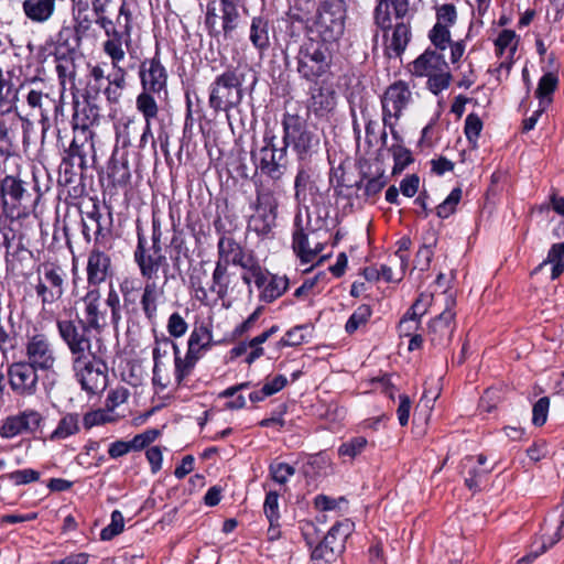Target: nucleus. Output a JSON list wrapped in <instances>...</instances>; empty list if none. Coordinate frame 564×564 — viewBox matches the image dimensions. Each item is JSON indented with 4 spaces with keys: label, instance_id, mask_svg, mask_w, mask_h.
Masks as SVG:
<instances>
[{
    "label": "nucleus",
    "instance_id": "6",
    "mask_svg": "<svg viewBox=\"0 0 564 564\" xmlns=\"http://www.w3.org/2000/svg\"><path fill=\"white\" fill-rule=\"evenodd\" d=\"M243 75L236 69H228L217 76L210 85L209 106L215 111L229 112L242 100Z\"/></svg>",
    "mask_w": 564,
    "mask_h": 564
},
{
    "label": "nucleus",
    "instance_id": "39",
    "mask_svg": "<svg viewBox=\"0 0 564 564\" xmlns=\"http://www.w3.org/2000/svg\"><path fill=\"white\" fill-rule=\"evenodd\" d=\"M133 4L134 0H121L117 14V24L120 26V33L124 39H131Z\"/></svg>",
    "mask_w": 564,
    "mask_h": 564
},
{
    "label": "nucleus",
    "instance_id": "7",
    "mask_svg": "<svg viewBox=\"0 0 564 564\" xmlns=\"http://www.w3.org/2000/svg\"><path fill=\"white\" fill-rule=\"evenodd\" d=\"M152 227V245L150 247L147 246V239L138 228V246L134 251V260L145 280L156 279L160 268H165L164 273L166 274L169 267L166 257L162 252L161 230L156 220H153Z\"/></svg>",
    "mask_w": 564,
    "mask_h": 564
},
{
    "label": "nucleus",
    "instance_id": "27",
    "mask_svg": "<svg viewBox=\"0 0 564 564\" xmlns=\"http://www.w3.org/2000/svg\"><path fill=\"white\" fill-rule=\"evenodd\" d=\"M167 281V276L165 275V281L162 285H159L155 279L147 280L143 294L141 297V305L144 312V315L148 319H154L158 312V303L164 296V285Z\"/></svg>",
    "mask_w": 564,
    "mask_h": 564
},
{
    "label": "nucleus",
    "instance_id": "49",
    "mask_svg": "<svg viewBox=\"0 0 564 564\" xmlns=\"http://www.w3.org/2000/svg\"><path fill=\"white\" fill-rule=\"evenodd\" d=\"M269 470L271 478L280 485L286 484L289 478L295 474L294 467L282 462L271 463Z\"/></svg>",
    "mask_w": 564,
    "mask_h": 564
},
{
    "label": "nucleus",
    "instance_id": "5",
    "mask_svg": "<svg viewBox=\"0 0 564 564\" xmlns=\"http://www.w3.org/2000/svg\"><path fill=\"white\" fill-rule=\"evenodd\" d=\"M283 144L291 145L300 160H307L319 149L321 139L297 115L286 113L282 120Z\"/></svg>",
    "mask_w": 564,
    "mask_h": 564
},
{
    "label": "nucleus",
    "instance_id": "63",
    "mask_svg": "<svg viewBox=\"0 0 564 564\" xmlns=\"http://www.w3.org/2000/svg\"><path fill=\"white\" fill-rule=\"evenodd\" d=\"M451 75L447 69L429 76V86L434 94L446 89L449 85Z\"/></svg>",
    "mask_w": 564,
    "mask_h": 564
},
{
    "label": "nucleus",
    "instance_id": "33",
    "mask_svg": "<svg viewBox=\"0 0 564 564\" xmlns=\"http://www.w3.org/2000/svg\"><path fill=\"white\" fill-rule=\"evenodd\" d=\"M293 249L303 262H311L321 251L322 245L316 243L315 247L312 248L303 229H297L293 234Z\"/></svg>",
    "mask_w": 564,
    "mask_h": 564
},
{
    "label": "nucleus",
    "instance_id": "12",
    "mask_svg": "<svg viewBox=\"0 0 564 564\" xmlns=\"http://www.w3.org/2000/svg\"><path fill=\"white\" fill-rule=\"evenodd\" d=\"M351 531L352 523L349 520L333 525L324 540L312 552L314 564H328L333 562L344 551L346 539Z\"/></svg>",
    "mask_w": 564,
    "mask_h": 564
},
{
    "label": "nucleus",
    "instance_id": "34",
    "mask_svg": "<svg viewBox=\"0 0 564 564\" xmlns=\"http://www.w3.org/2000/svg\"><path fill=\"white\" fill-rule=\"evenodd\" d=\"M135 108L143 116L144 122H152L159 115V106L152 91L144 90L137 96Z\"/></svg>",
    "mask_w": 564,
    "mask_h": 564
},
{
    "label": "nucleus",
    "instance_id": "4",
    "mask_svg": "<svg viewBox=\"0 0 564 564\" xmlns=\"http://www.w3.org/2000/svg\"><path fill=\"white\" fill-rule=\"evenodd\" d=\"M346 4L344 0H324L321 2L312 31L322 41L332 44L344 34Z\"/></svg>",
    "mask_w": 564,
    "mask_h": 564
},
{
    "label": "nucleus",
    "instance_id": "55",
    "mask_svg": "<svg viewBox=\"0 0 564 564\" xmlns=\"http://www.w3.org/2000/svg\"><path fill=\"white\" fill-rule=\"evenodd\" d=\"M550 408V399L547 397H543L539 399L532 409V423L535 426H542L547 419Z\"/></svg>",
    "mask_w": 564,
    "mask_h": 564
},
{
    "label": "nucleus",
    "instance_id": "36",
    "mask_svg": "<svg viewBox=\"0 0 564 564\" xmlns=\"http://www.w3.org/2000/svg\"><path fill=\"white\" fill-rule=\"evenodd\" d=\"M219 260L228 264L241 260L243 250L241 246L230 237H221L218 242Z\"/></svg>",
    "mask_w": 564,
    "mask_h": 564
},
{
    "label": "nucleus",
    "instance_id": "37",
    "mask_svg": "<svg viewBox=\"0 0 564 564\" xmlns=\"http://www.w3.org/2000/svg\"><path fill=\"white\" fill-rule=\"evenodd\" d=\"M238 2L220 1L221 24L225 35H230L239 24L240 14L237 9Z\"/></svg>",
    "mask_w": 564,
    "mask_h": 564
},
{
    "label": "nucleus",
    "instance_id": "21",
    "mask_svg": "<svg viewBox=\"0 0 564 564\" xmlns=\"http://www.w3.org/2000/svg\"><path fill=\"white\" fill-rule=\"evenodd\" d=\"M85 305V329L101 332L107 326L106 312L100 310V292L97 289L87 292L83 299Z\"/></svg>",
    "mask_w": 564,
    "mask_h": 564
},
{
    "label": "nucleus",
    "instance_id": "23",
    "mask_svg": "<svg viewBox=\"0 0 564 564\" xmlns=\"http://www.w3.org/2000/svg\"><path fill=\"white\" fill-rule=\"evenodd\" d=\"M56 359L51 344L45 338L37 337V369L47 371L43 379L45 389H51L56 382L57 372L54 369Z\"/></svg>",
    "mask_w": 564,
    "mask_h": 564
},
{
    "label": "nucleus",
    "instance_id": "22",
    "mask_svg": "<svg viewBox=\"0 0 564 564\" xmlns=\"http://www.w3.org/2000/svg\"><path fill=\"white\" fill-rule=\"evenodd\" d=\"M336 107V91L330 86L312 89L307 109L316 117H327Z\"/></svg>",
    "mask_w": 564,
    "mask_h": 564
},
{
    "label": "nucleus",
    "instance_id": "52",
    "mask_svg": "<svg viewBox=\"0 0 564 564\" xmlns=\"http://www.w3.org/2000/svg\"><path fill=\"white\" fill-rule=\"evenodd\" d=\"M557 86V77L553 73H546L541 77L536 88V97L541 99V104L543 99L551 95Z\"/></svg>",
    "mask_w": 564,
    "mask_h": 564
},
{
    "label": "nucleus",
    "instance_id": "3",
    "mask_svg": "<svg viewBox=\"0 0 564 564\" xmlns=\"http://www.w3.org/2000/svg\"><path fill=\"white\" fill-rule=\"evenodd\" d=\"M296 59L301 77L314 82L330 72L333 52L329 44L308 39L300 46Z\"/></svg>",
    "mask_w": 564,
    "mask_h": 564
},
{
    "label": "nucleus",
    "instance_id": "45",
    "mask_svg": "<svg viewBox=\"0 0 564 564\" xmlns=\"http://www.w3.org/2000/svg\"><path fill=\"white\" fill-rule=\"evenodd\" d=\"M564 513L560 516V519L555 524H550L547 522L542 527V534L545 535V541L547 545V550L555 545L564 535Z\"/></svg>",
    "mask_w": 564,
    "mask_h": 564
},
{
    "label": "nucleus",
    "instance_id": "2",
    "mask_svg": "<svg viewBox=\"0 0 564 564\" xmlns=\"http://www.w3.org/2000/svg\"><path fill=\"white\" fill-rule=\"evenodd\" d=\"M0 198L3 214L12 220H24L35 212V198L22 180L7 175L0 181Z\"/></svg>",
    "mask_w": 564,
    "mask_h": 564
},
{
    "label": "nucleus",
    "instance_id": "53",
    "mask_svg": "<svg viewBox=\"0 0 564 564\" xmlns=\"http://www.w3.org/2000/svg\"><path fill=\"white\" fill-rule=\"evenodd\" d=\"M482 130V122L477 115L470 113L465 119V135L470 143L476 141Z\"/></svg>",
    "mask_w": 564,
    "mask_h": 564
},
{
    "label": "nucleus",
    "instance_id": "61",
    "mask_svg": "<svg viewBox=\"0 0 564 564\" xmlns=\"http://www.w3.org/2000/svg\"><path fill=\"white\" fill-rule=\"evenodd\" d=\"M432 300V294L421 293L408 312L411 314V316L421 319V317L427 312V308L431 305Z\"/></svg>",
    "mask_w": 564,
    "mask_h": 564
},
{
    "label": "nucleus",
    "instance_id": "56",
    "mask_svg": "<svg viewBox=\"0 0 564 564\" xmlns=\"http://www.w3.org/2000/svg\"><path fill=\"white\" fill-rule=\"evenodd\" d=\"M432 43L440 50H445L451 42L449 28L435 24L430 32Z\"/></svg>",
    "mask_w": 564,
    "mask_h": 564
},
{
    "label": "nucleus",
    "instance_id": "41",
    "mask_svg": "<svg viewBox=\"0 0 564 564\" xmlns=\"http://www.w3.org/2000/svg\"><path fill=\"white\" fill-rule=\"evenodd\" d=\"M397 143L392 144L389 151L392 153L394 160V166L392 169L393 174L401 173L412 161V154L409 149L399 143V137L395 139Z\"/></svg>",
    "mask_w": 564,
    "mask_h": 564
},
{
    "label": "nucleus",
    "instance_id": "13",
    "mask_svg": "<svg viewBox=\"0 0 564 564\" xmlns=\"http://www.w3.org/2000/svg\"><path fill=\"white\" fill-rule=\"evenodd\" d=\"M29 361L14 362L9 368L11 389L20 395H32L35 391V337L26 345Z\"/></svg>",
    "mask_w": 564,
    "mask_h": 564
},
{
    "label": "nucleus",
    "instance_id": "16",
    "mask_svg": "<svg viewBox=\"0 0 564 564\" xmlns=\"http://www.w3.org/2000/svg\"><path fill=\"white\" fill-rule=\"evenodd\" d=\"M57 327L73 355V361H82L95 357L91 351L90 339L85 335V328L80 332L72 322L58 319Z\"/></svg>",
    "mask_w": 564,
    "mask_h": 564
},
{
    "label": "nucleus",
    "instance_id": "50",
    "mask_svg": "<svg viewBox=\"0 0 564 564\" xmlns=\"http://www.w3.org/2000/svg\"><path fill=\"white\" fill-rule=\"evenodd\" d=\"M78 431V419L76 415H66L64 416L57 429L53 432V438H65L69 435L75 434Z\"/></svg>",
    "mask_w": 564,
    "mask_h": 564
},
{
    "label": "nucleus",
    "instance_id": "28",
    "mask_svg": "<svg viewBox=\"0 0 564 564\" xmlns=\"http://www.w3.org/2000/svg\"><path fill=\"white\" fill-rule=\"evenodd\" d=\"M212 344V330L205 325L196 326L194 327L188 337L187 352L200 359L204 356V354L210 349Z\"/></svg>",
    "mask_w": 564,
    "mask_h": 564
},
{
    "label": "nucleus",
    "instance_id": "54",
    "mask_svg": "<svg viewBox=\"0 0 564 564\" xmlns=\"http://www.w3.org/2000/svg\"><path fill=\"white\" fill-rule=\"evenodd\" d=\"M436 24H441L442 26L449 28L452 26L457 19V12L454 4L445 3L437 8L436 10Z\"/></svg>",
    "mask_w": 564,
    "mask_h": 564
},
{
    "label": "nucleus",
    "instance_id": "35",
    "mask_svg": "<svg viewBox=\"0 0 564 564\" xmlns=\"http://www.w3.org/2000/svg\"><path fill=\"white\" fill-rule=\"evenodd\" d=\"M289 281L285 276L271 275L261 286V299L265 302H273L280 297L288 289Z\"/></svg>",
    "mask_w": 564,
    "mask_h": 564
},
{
    "label": "nucleus",
    "instance_id": "24",
    "mask_svg": "<svg viewBox=\"0 0 564 564\" xmlns=\"http://www.w3.org/2000/svg\"><path fill=\"white\" fill-rule=\"evenodd\" d=\"M110 272V258L105 252L94 249L87 261V280L89 284L98 285L106 281Z\"/></svg>",
    "mask_w": 564,
    "mask_h": 564
},
{
    "label": "nucleus",
    "instance_id": "32",
    "mask_svg": "<svg viewBox=\"0 0 564 564\" xmlns=\"http://www.w3.org/2000/svg\"><path fill=\"white\" fill-rule=\"evenodd\" d=\"M230 276L228 274L227 264L218 260L213 272V284L210 292L215 293L219 300H224L228 295Z\"/></svg>",
    "mask_w": 564,
    "mask_h": 564
},
{
    "label": "nucleus",
    "instance_id": "14",
    "mask_svg": "<svg viewBox=\"0 0 564 564\" xmlns=\"http://www.w3.org/2000/svg\"><path fill=\"white\" fill-rule=\"evenodd\" d=\"M73 370L83 390L97 394L107 387L108 376L106 365L96 357L73 361Z\"/></svg>",
    "mask_w": 564,
    "mask_h": 564
},
{
    "label": "nucleus",
    "instance_id": "10",
    "mask_svg": "<svg viewBox=\"0 0 564 564\" xmlns=\"http://www.w3.org/2000/svg\"><path fill=\"white\" fill-rule=\"evenodd\" d=\"M99 120V108L91 104L89 99L84 98L83 100L74 101V115H73V127L75 131V138L72 143V156L75 160L78 159V164L83 167L85 164V152L77 145L78 141L85 142L90 141L93 133L90 128L96 124Z\"/></svg>",
    "mask_w": 564,
    "mask_h": 564
},
{
    "label": "nucleus",
    "instance_id": "42",
    "mask_svg": "<svg viewBox=\"0 0 564 564\" xmlns=\"http://www.w3.org/2000/svg\"><path fill=\"white\" fill-rule=\"evenodd\" d=\"M367 444L368 441L364 436L352 437L338 447V455L354 459L365 451Z\"/></svg>",
    "mask_w": 564,
    "mask_h": 564
},
{
    "label": "nucleus",
    "instance_id": "20",
    "mask_svg": "<svg viewBox=\"0 0 564 564\" xmlns=\"http://www.w3.org/2000/svg\"><path fill=\"white\" fill-rule=\"evenodd\" d=\"M383 31L384 51L389 57H399L405 51L412 33L408 22H398L393 28Z\"/></svg>",
    "mask_w": 564,
    "mask_h": 564
},
{
    "label": "nucleus",
    "instance_id": "60",
    "mask_svg": "<svg viewBox=\"0 0 564 564\" xmlns=\"http://www.w3.org/2000/svg\"><path fill=\"white\" fill-rule=\"evenodd\" d=\"M305 340L304 327L296 326L290 329L278 343L279 347L299 346Z\"/></svg>",
    "mask_w": 564,
    "mask_h": 564
},
{
    "label": "nucleus",
    "instance_id": "30",
    "mask_svg": "<svg viewBox=\"0 0 564 564\" xmlns=\"http://www.w3.org/2000/svg\"><path fill=\"white\" fill-rule=\"evenodd\" d=\"M110 59L113 73L107 77L109 85L105 89V95L110 102H118L121 97V91L126 87L127 73L121 66H119V63L124 58H120L117 62H115L112 57H110Z\"/></svg>",
    "mask_w": 564,
    "mask_h": 564
},
{
    "label": "nucleus",
    "instance_id": "51",
    "mask_svg": "<svg viewBox=\"0 0 564 564\" xmlns=\"http://www.w3.org/2000/svg\"><path fill=\"white\" fill-rule=\"evenodd\" d=\"M263 512L269 522L280 520L279 494L276 491H270L267 494L263 503Z\"/></svg>",
    "mask_w": 564,
    "mask_h": 564
},
{
    "label": "nucleus",
    "instance_id": "46",
    "mask_svg": "<svg viewBox=\"0 0 564 564\" xmlns=\"http://www.w3.org/2000/svg\"><path fill=\"white\" fill-rule=\"evenodd\" d=\"M314 505L318 510L322 511H343L347 508V500L345 497L338 499L330 498L325 495H318L314 499Z\"/></svg>",
    "mask_w": 564,
    "mask_h": 564
},
{
    "label": "nucleus",
    "instance_id": "19",
    "mask_svg": "<svg viewBox=\"0 0 564 564\" xmlns=\"http://www.w3.org/2000/svg\"><path fill=\"white\" fill-rule=\"evenodd\" d=\"M171 351H173L174 355H177V345L170 338L164 337L155 341L152 351L154 361L152 381L154 384H159L162 388H165L169 383L167 378L164 376V371L166 370Z\"/></svg>",
    "mask_w": 564,
    "mask_h": 564
},
{
    "label": "nucleus",
    "instance_id": "15",
    "mask_svg": "<svg viewBox=\"0 0 564 564\" xmlns=\"http://www.w3.org/2000/svg\"><path fill=\"white\" fill-rule=\"evenodd\" d=\"M279 202L271 191L258 193L254 213L251 215L248 227L258 235H268L276 223Z\"/></svg>",
    "mask_w": 564,
    "mask_h": 564
},
{
    "label": "nucleus",
    "instance_id": "8",
    "mask_svg": "<svg viewBox=\"0 0 564 564\" xmlns=\"http://www.w3.org/2000/svg\"><path fill=\"white\" fill-rule=\"evenodd\" d=\"M263 145L252 153L256 166L272 180H280L288 169L286 147L272 131H265Z\"/></svg>",
    "mask_w": 564,
    "mask_h": 564
},
{
    "label": "nucleus",
    "instance_id": "25",
    "mask_svg": "<svg viewBox=\"0 0 564 564\" xmlns=\"http://www.w3.org/2000/svg\"><path fill=\"white\" fill-rule=\"evenodd\" d=\"M445 69H447V63L441 54L433 51H425L412 63L411 72L416 76L429 77Z\"/></svg>",
    "mask_w": 564,
    "mask_h": 564
},
{
    "label": "nucleus",
    "instance_id": "17",
    "mask_svg": "<svg viewBox=\"0 0 564 564\" xmlns=\"http://www.w3.org/2000/svg\"><path fill=\"white\" fill-rule=\"evenodd\" d=\"M140 79L144 90L159 95L166 88L167 74L161 62L154 57L142 62Z\"/></svg>",
    "mask_w": 564,
    "mask_h": 564
},
{
    "label": "nucleus",
    "instance_id": "40",
    "mask_svg": "<svg viewBox=\"0 0 564 564\" xmlns=\"http://www.w3.org/2000/svg\"><path fill=\"white\" fill-rule=\"evenodd\" d=\"M497 52L500 56L507 55L512 59L517 51L516 33L511 30H503L495 41Z\"/></svg>",
    "mask_w": 564,
    "mask_h": 564
},
{
    "label": "nucleus",
    "instance_id": "64",
    "mask_svg": "<svg viewBox=\"0 0 564 564\" xmlns=\"http://www.w3.org/2000/svg\"><path fill=\"white\" fill-rule=\"evenodd\" d=\"M420 318L411 316L409 312L402 317L399 323V332L401 336H412V334L419 328Z\"/></svg>",
    "mask_w": 564,
    "mask_h": 564
},
{
    "label": "nucleus",
    "instance_id": "38",
    "mask_svg": "<svg viewBox=\"0 0 564 564\" xmlns=\"http://www.w3.org/2000/svg\"><path fill=\"white\" fill-rule=\"evenodd\" d=\"M198 360L199 359L196 358V356H193L187 351L185 356L182 357L180 348L177 347V355H174V375L178 384L191 375Z\"/></svg>",
    "mask_w": 564,
    "mask_h": 564
},
{
    "label": "nucleus",
    "instance_id": "43",
    "mask_svg": "<svg viewBox=\"0 0 564 564\" xmlns=\"http://www.w3.org/2000/svg\"><path fill=\"white\" fill-rule=\"evenodd\" d=\"M371 316V308L369 305L362 304L348 318L345 329L348 334L355 333L359 327L367 324Z\"/></svg>",
    "mask_w": 564,
    "mask_h": 564
},
{
    "label": "nucleus",
    "instance_id": "44",
    "mask_svg": "<svg viewBox=\"0 0 564 564\" xmlns=\"http://www.w3.org/2000/svg\"><path fill=\"white\" fill-rule=\"evenodd\" d=\"M234 264L240 265L246 271H250L258 288H261L267 281V273L262 270L260 264L252 257L246 256L245 252L242 253L241 260Z\"/></svg>",
    "mask_w": 564,
    "mask_h": 564
},
{
    "label": "nucleus",
    "instance_id": "29",
    "mask_svg": "<svg viewBox=\"0 0 564 564\" xmlns=\"http://www.w3.org/2000/svg\"><path fill=\"white\" fill-rule=\"evenodd\" d=\"M31 422H35L33 411H24L17 415L9 416L1 426V435L7 438H12L23 434L30 430Z\"/></svg>",
    "mask_w": 564,
    "mask_h": 564
},
{
    "label": "nucleus",
    "instance_id": "59",
    "mask_svg": "<svg viewBox=\"0 0 564 564\" xmlns=\"http://www.w3.org/2000/svg\"><path fill=\"white\" fill-rule=\"evenodd\" d=\"M435 239L432 237V241L430 243H424L417 251L416 258H415V268H417L421 271H425L429 269L432 257H433V250L432 247L435 245Z\"/></svg>",
    "mask_w": 564,
    "mask_h": 564
},
{
    "label": "nucleus",
    "instance_id": "62",
    "mask_svg": "<svg viewBox=\"0 0 564 564\" xmlns=\"http://www.w3.org/2000/svg\"><path fill=\"white\" fill-rule=\"evenodd\" d=\"M544 538H545V535H541L539 538L540 543H538V541H534L533 544L531 545L530 552L525 556L521 557L518 561V563L519 564H530L535 558H538L540 555L544 554L547 551V545H546V541Z\"/></svg>",
    "mask_w": 564,
    "mask_h": 564
},
{
    "label": "nucleus",
    "instance_id": "18",
    "mask_svg": "<svg viewBox=\"0 0 564 564\" xmlns=\"http://www.w3.org/2000/svg\"><path fill=\"white\" fill-rule=\"evenodd\" d=\"M455 313L446 308L436 316L429 325V339L431 344L438 348L446 347L452 339L454 332Z\"/></svg>",
    "mask_w": 564,
    "mask_h": 564
},
{
    "label": "nucleus",
    "instance_id": "31",
    "mask_svg": "<svg viewBox=\"0 0 564 564\" xmlns=\"http://www.w3.org/2000/svg\"><path fill=\"white\" fill-rule=\"evenodd\" d=\"M249 39L252 45L260 51H263L269 47V23L264 18L254 17L252 19Z\"/></svg>",
    "mask_w": 564,
    "mask_h": 564
},
{
    "label": "nucleus",
    "instance_id": "9",
    "mask_svg": "<svg viewBox=\"0 0 564 564\" xmlns=\"http://www.w3.org/2000/svg\"><path fill=\"white\" fill-rule=\"evenodd\" d=\"M111 0H98L93 1V11L96 17V23L104 30L108 37L104 44V52L112 57L115 62L120 58H124L126 52L123 46L129 47L131 39H124L120 33V26L117 24V19L113 21L108 12Z\"/></svg>",
    "mask_w": 564,
    "mask_h": 564
},
{
    "label": "nucleus",
    "instance_id": "47",
    "mask_svg": "<svg viewBox=\"0 0 564 564\" xmlns=\"http://www.w3.org/2000/svg\"><path fill=\"white\" fill-rule=\"evenodd\" d=\"M462 198V189L456 187L449 195L436 207V214L440 218L449 217L456 209L457 204Z\"/></svg>",
    "mask_w": 564,
    "mask_h": 564
},
{
    "label": "nucleus",
    "instance_id": "11",
    "mask_svg": "<svg viewBox=\"0 0 564 564\" xmlns=\"http://www.w3.org/2000/svg\"><path fill=\"white\" fill-rule=\"evenodd\" d=\"M412 93L404 82H397L390 85L381 99L383 123L390 128V132L397 139L395 123L403 113V110L410 105Z\"/></svg>",
    "mask_w": 564,
    "mask_h": 564
},
{
    "label": "nucleus",
    "instance_id": "48",
    "mask_svg": "<svg viewBox=\"0 0 564 564\" xmlns=\"http://www.w3.org/2000/svg\"><path fill=\"white\" fill-rule=\"evenodd\" d=\"M123 527H124V520H123L122 513L118 510H115L111 513L110 523L101 530L100 539L104 541L111 540L112 538H115L116 535H118L119 533L122 532Z\"/></svg>",
    "mask_w": 564,
    "mask_h": 564
},
{
    "label": "nucleus",
    "instance_id": "57",
    "mask_svg": "<svg viewBox=\"0 0 564 564\" xmlns=\"http://www.w3.org/2000/svg\"><path fill=\"white\" fill-rule=\"evenodd\" d=\"M167 332L172 337H182L187 332L188 325L180 313H173L167 321Z\"/></svg>",
    "mask_w": 564,
    "mask_h": 564
},
{
    "label": "nucleus",
    "instance_id": "58",
    "mask_svg": "<svg viewBox=\"0 0 564 564\" xmlns=\"http://www.w3.org/2000/svg\"><path fill=\"white\" fill-rule=\"evenodd\" d=\"M375 22L381 30H387L391 26L389 2L387 0H378L375 10Z\"/></svg>",
    "mask_w": 564,
    "mask_h": 564
},
{
    "label": "nucleus",
    "instance_id": "26",
    "mask_svg": "<svg viewBox=\"0 0 564 564\" xmlns=\"http://www.w3.org/2000/svg\"><path fill=\"white\" fill-rule=\"evenodd\" d=\"M487 457L482 454L475 457L467 456L462 462L463 473H467L465 477V485L473 491H477L479 489L480 479L491 473L492 468H480V466L485 465Z\"/></svg>",
    "mask_w": 564,
    "mask_h": 564
},
{
    "label": "nucleus",
    "instance_id": "1",
    "mask_svg": "<svg viewBox=\"0 0 564 564\" xmlns=\"http://www.w3.org/2000/svg\"><path fill=\"white\" fill-rule=\"evenodd\" d=\"M37 296L41 297L43 318L57 319L63 310L65 271L57 261H47L37 269Z\"/></svg>",
    "mask_w": 564,
    "mask_h": 564
}]
</instances>
